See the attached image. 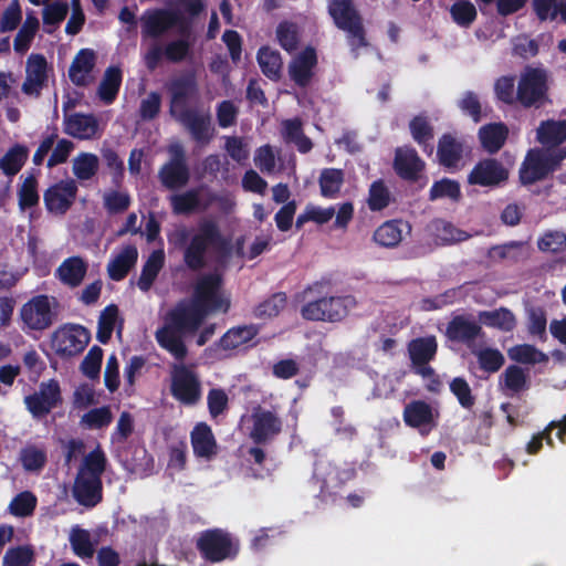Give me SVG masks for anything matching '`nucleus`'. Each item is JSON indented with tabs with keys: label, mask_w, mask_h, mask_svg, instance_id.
Segmentation results:
<instances>
[{
	"label": "nucleus",
	"mask_w": 566,
	"mask_h": 566,
	"mask_svg": "<svg viewBox=\"0 0 566 566\" xmlns=\"http://www.w3.org/2000/svg\"><path fill=\"white\" fill-rule=\"evenodd\" d=\"M34 562V551L30 546H17L6 552L2 566H33Z\"/></svg>",
	"instance_id": "nucleus-54"
},
{
	"label": "nucleus",
	"mask_w": 566,
	"mask_h": 566,
	"mask_svg": "<svg viewBox=\"0 0 566 566\" xmlns=\"http://www.w3.org/2000/svg\"><path fill=\"white\" fill-rule=\"evenodd\" d=\"M56 315V301L48 295H36L19 310L23 332H41L49 328Z\"/></svg>",
	"instance_id": "nucleus-4"
},
{
	"label": "nucleus",
	"mask_w": 566,
	"mask_h": 566,
	"mask_svg": "<svg viewBox=\"0 0 566 566\" xmlns=\"http://www.w3.org/2000/svg\"><path fill=\"white\" fill-rule=\"evenodd\" d=\"M104 468L105 455L98 448L84 458L73 485V496L80 504L94 506L101 501Z\"/></svg>",
	"instance_id": "nucleus-3"
},
{
	"label": "nucleus",
	"mask_w": 566,
	"mask_h": 566,
	"mask_svg": "<svg viewBox=\"0 0 566 566\" xmlns=\"http://www.w3.org/2000/svg\"><path fill=\"white\" fill-rule=\"evenodd\" d=\"M542 252L558 253L566 250V234L560 231H547L537 241Z\"/></svg>",
	"instance_id": "nucleus-56"
},
{
	"label": "nucleus",
	"mask_w": 566,
	"mask_h": 566,
	"mask_svg": "<svg viewBox=\"0 0 566 566\" xmlns=\"http://www.w3.org/2000/svg\"><path fill=\"white\" fill-rule=\"evenodd\" d=\"M509 171L501 163L495 159H484L479 161L468 176L470 185L482 187H494L505 181Z\"/></svg>",
	"instance_id": "nucleus-18"
},
{
	"label": "nucleus",
	"mask_w": 566,
	"mask_h": 566,
	"mask_svg": "<svg viewBox=\"0 0 566 566\" xmlns=\"http://www.w3.org/2000/svg\"><path fill=\"white\" fill-rule=\"evenodd\" d=\"M479 323L488 327L511 332L516 326L515 315L506 307L482 311L478 315Z\"/></svg>",
	"instance_id": "nucleus-32"
},
{
	"label": "nucleus",
	"mask_w": 566,
	"mask_h": 566,
	"mask_svg": "<svg viewBox=\"0 0 566 566\" xmlns=\"http://www.w3.org/2000/svg\"><path fill=\"white\" fill-rule=\"evenodd\" d=\"M463 145L455 138L444 135L439 143L438 157L440 164L448 168H457L461 160Z\"/></svg>",
	"instance_id": "nucleus-36"
},
{
	"label": "nucleus",
	"mask_w": 566,
	"mask_h": 566,
	"mask_svg": "<svg viewBox=\"0 0 566 566\" xmlns=\"http://www.w3.org/2000/svg\"><path fill=\"white\" fill-rule=\"evenodd\" d=\"M547 73L539 67H526L520 75L516 98L525 107H539L547 99Z\"/></svg>",
	"instance_id": "nucleus-6"
},
{
	"label": "nucleus",
	"mask_w": 566,
	"mask_h": 566,
	"mask_svg": "<svg viewBox=\"0 0 566 566\" xmlns=\"http://www.w3.org/2000/svg\"><path fill=\"white\" fill-rule=\"evenodd\" d=\"M507 129L503 124H490L480 128L479 137L482 146L489 153L497 151L504 144Z\"/></svg>",
	"instance_id": "nucleus-41"
},
{
	"label": "nucleus",
	"mask_w": 566,
	"mask_h": 566,
	"mask_svg": "<svg viewBox=\"0 0 566 566\" xmlns=\"http://www.w3.org/2000/svg\"><path fill=\"white\" fill-rule=\"evenodd\" d=\"M258 62L262 72L270 78L276 80L282 70V60L279 52L269 48L260 49Z\"/></svg>",
	"instance_id": "nucleus-49"
},
{
	"label": "nucleus",
	"mask_w": 566,
	"mask_h": 566,
	"mask_svg": "<svg viewBox=\"0 0 566 566\" xmlns=\"http://www.w3.org/2000/svg\"><path fill=\"white\" fill-rule=\"evenodd\" d=\"M20 460L25 470L35 471L40 470L44 465L46 454L44 450L35 446H27L21 450Z\"/></svg>",
	"instance_id": "nucleus-59"
},
{
	"label": "nucleus",
	"mask_w": 566,
	"mask_h": 566,
	"mask_svg": "<svg viewBox=\"0 0 566 566\" xmlns=\"http://www.w3.org/2000/svg\"><path fill=\"white\" fill-rule=\"evenodd\" d=\"M181 123L198 143L207 144L212 138L210 116L203 113L187 111L175 117Z\"/></svg>",
	"instance_id": "nucleus-23"
},
{
	"label": "nucleus",
	"mask_w": 566,
	"mask_h": 566,
	"mask_svg": "<svg viewBox=\"0 0 566 566\" xmlns=\"http://www.w3.org/2000/svg\"><path fill=\"white\" fill-rule=\"evenodd\" d=\"M90 340L86 328L80 325H65L54 332L53 348L63 355H75L82 352Z\"/></svg>",
	"instance_id": "nucleus-14"
},
{
	"label": "nucleus",
	"mask_w": 566,
	"mask_h": 566,
	"mask_svg": "<svg viewBox=\"0 0 566 566\" xmlns=\"http://www.w3.org/2000/svg\"><path fill=\"white\" fill-rule=\"evenodd\" d=\"M36 505V497L29 491L18 494L10 503V512L15 516L30 515Z\"/></svg>",
	"instance_id": "nucleus-64"
},
{
	"label": "nucleus",
	"mask_w": 566,
	"mask_h": 566,
	"mask_svg": "<svg viewBox=\"0 0 566 566\" xmlns=\"http://www.w3.org/2000/svg\"><path fill=\"white\" fill-rule=\"evenodd\" d=\"M355 305L356 301L353 296L322 297L305 304L301 314L310 321L336 322L344 318Z\"/></svg>",
	"instance_id": "nucleus-8"
},
{
	"label": "nucleus",
	"mask_w": 566,
	"mask_h": 566,
	"mask_svg": "<svg viewBox=\"0 0 566 566\" xmlns=\"http://www.w3.org/2000/svg\"><path fill=\"white\" fill-rule=\"evenodd\" d=\"M286 305V296L284 293H276L270 298L262 302L255 308V316L259 318H271L276 316Z\"/></svg>",
	"instance_id": "nucleus-58"
},
{
	"label": "nucleus",
	"mask_w": 566,
	"mask_h": 566,
	"mask_svg": "<svg viewBox=\"0 0 566 566\" xmlns=\"http://www.w3.org/2000/svg\"><path fill=\"white\" fill-rule=\"evenodd\" d=\"M138 251L134 245H125L116 251L107 264V273L114 281L126 276L129 270L136 264Z\"/></svg>",
	"instance_id": "nucleus-24"
},
{
	"label": "nucleus",
	"mask_w": 566,
	"mask_h": 566,
	"mask_svg": "<svg viewBox=\"0 0 566 566\" xmlns=\"http://www.w3.org/2000/svg\"><path fill=\"white\" fill-rule=\"evenodd\" d=\"M409 231L410 227L406 222L398 220L386 221L375 230L374 241L385 248H395Z\"/></svg>",
	"instance_id": "nucleus-25"
},
{
	"label": "nucleus",
	"mask_w": 566,
	"mask_h": 566,
	"mask_svg": "<svg viewBox=\"0 0 566 566\" xmlns=\"http://www.w3.org/2000/svg\"><path fill=\"white\" fill-rule=\"evenodd\" d=\"M171 105L170 112L174 117L187 112L185 107L187 96L193 91V82L191 78L175 80L170 84Z\"/></svg>",
	"instance_id": "nucleus-38"
},
{
	"label": "nucleus",
	"mask_w": 566,
	"mask_h": 566,
	"mask_svg": "<svg viewBox=\"0 0 566 566\" xmlns=\"http://www.w3.org/2000/svg\"><path fill=\"white\" fill-rule=\"evenodd\" d=\"M530 254V247L526 242L512 241L505 244L495 245L490 249L489 256L492 260H510L518 261L527 258Z\"/></svg>",
	"instance_id": "nucleus-37"
},
{
	"label": "nucleus",
	"mask_w": 566,
	"mask_h": 566,
	"mask_svg": "<svg viewBox=\"0 0 566 566\" xmlns=\"http://www.w3.org/2000/svg\"><path fill=\"white\" fill-rule=\"evenodd\" d=\"M99 169V158L93 153L82 151L72 159V172L83 182L92 180Z\"/></svg>",
	"instance_id": "nucleus-33"
},
{
	"label": "nucleus",
	"mask_w": 566,
	"mask_h": 566,
	"mask_svg": "<svg viewBox=\"0 0 566 566\" xmlns=\"http://www.w3.org/2000/svg\"><path fill=\"white\" fill-rule=\"evenodd\" d=\"M510 359L522 364H539L547 360V356L528 344L511 347L507 350Z\"/></svg>",
	"instance_id": "nucleus-50"
},
{
	"label": "nucleus",
	"mask_w": 566,
	"mask_h": 566,
	"mask_svg": "<svg viewBox=\"0 0 566 566\" xmlns=\"http://www.w3.org/2000/svg\"><path fill=\"white\" fill-rule=\"evenodd\" d=\"M171 391L179 401L187 405L196 403L201 395L197 375L185 365H175L171 373Z\"/></svg>",
	"instance_id": "nucleus-12"
},
{
	"label": "nucleus",
	"mask_w": 566,
	"mask_h": 566,
	"mask_svg": "<svg viewBox=\"0 0 566 566\" xmlns=\"http://www.w3.org/2000/svg\"><path fill=\"white\" fill-rule=\"evenodd\" d=\"M87 271V264L80 256L65 259L56 269L55 276L65 285L78 286Z\"/></svg>",
	"instance_id": "nucleus-26"
},
{
	"label": "nucleus",
	"mask_w": 566,
	"mask_h": 566,
	"mask_svg": "<svg viewBox=\"0 0 566 566\" xmlns=\"http://www.w3.org/2000/svg\"><path fill=\"white\" fill-rule=\"evenodd\" d=\"M165 263V253L164 250H155L146 261L140 277L138 280V287L146 292L153 285L155 279L157 277L159 271L164 266Z\"/></svg>",
	"instance_id": "nucleus-40"
},
{
	"label": "nucleus",
	"mask_w": 566,
	"mask_h": 566,
	"mask_svg": "<svg viewBox=\"0 0 566 566\" xmlns=\"http://www.w3.org/2000/svg\"><path fill=\"white\" fill-rule=\"evenodd\" d=\"M314 476L322 480V488L326 489L335 488L343 482L332 463L325 460H321L316 463Z\"/></svg>",
	"instance_id": "nucleus-63"
},
{
	"label": "nucleus",
	"mask_w": 566,
	"mask_h": 566,
	"mask_svg": "<svg viewBox=\"0 0 566 566\" xmlns=\"http://www.w3.org/2000/svg\"><path fill=\"white\" fill-rule=\"evenodd\" d=\"M437 340L434 336L420 337L411 340L408 346L410 359L415 371L421 377L432 376V368L428 363L437 353Z\"/></svg>",
	"instance_id": "nucleus-17"
},
{
	"label": "nucleus",
	"mask_w": 566,
	"mask_h": 566,
	"mask_svg": "<svg viewBox=\"0 0 566 566\" xmlns=\"http://www.w3.org/2000/svg\"><path fill=\"white\" fill-rule=\"evenodd\" d=\"M61 400L60 385L51 379L41 382L35 392L24 398V403L34 418H41L57 407Z\"/></svg>",
	"instance_id": "nucleus-11"
},
{
	"label": "nucleus",
	"mask_w": 566,
	"mask_h": 566,
	"mask_svg": "<svg viewBox=\"0 0 566 566\" xmlns=\"http://www.w3.org/2000/svg\"><path fill=\"white\" fill-rule=\"evenodd\" d=\"M481 368L488 373L497 371L504 364V356L494 348H484L474 353Z\"/></svg>",
	"instance_id": "nucleus-60"
},
{
	"label": "nucleus",
	"mask_w": 566,
	"mask_h": 566,
	"mask_svg": "<svg viewBox=\"0 0 566 566\" xmlns=\"http://www.w3.org/2000/svg\"><path fill=\"white\" fill-rule=\"evenodd\" d=\"M197 548L205 559L212 563L235 554L229 533H202L197 542Z\"/></svg>",
	"instance_id": "nucleus-16"
},
{
	"label": "nucleus",
	"mask_w": 566,
	"mask_h": 566,
	"mask_svg": "<svg viewBox=\"0 0 566 566\" xmlns=\"http://www.w3.org/2000/svg\"><path fill=\"white\" fill-rule=\"evenodd\" d=\"M395 168L402 178L415 179L423 168V161L410 148H400L396 153Z\"/></svg>",
	"instance_id": "nucleus-30"
},
{
	"label": "nucleus",
	"mask_w": 566,
	"mask_h": 566,
	"mask_svg": "<svg viewBox=\"0 0 566 566\" xmlns=\"http://www.w3.org/2000/svg\"><path fill=\"white\" fill-rule=\"evenodd\" d=\"M533 7L541 20H555L557 17L566 22V0H534Z\"/></svg>",
	"instance_id": "nucleus-45"
},
{
	"label": "nucleus",
	"mask_w": 566,
	"mask_h": 566,
	"mask_svg": "<svg viewBox=\"0 0 566 566\" xmlns=\"http://www.w3.org/2000/svg\"><path fill=\"white\" fill-rule=\"evenodd\" d=\"M433 233L437 242L440 244H451L464 241L469 238V234L453 224L446 221H437L433 224Z\"/></svg>",
	"instance_id": "nucleus-51"
},
{
	"label": "nucleus",
	"mask_w": 566,
	"mask_h": 566,
	"mask_svg": "<svg viewBox=\"0 0 566 566\" xmlns=\"http://www.w3.org/2000/svg\"><path fill=\"white\" fill-rule=\"evenodd\" d=\"M76 193L77 185L73 179L61 180L46 189L44 205L51 213L62 216L72 207Z\"/></svg>",
	"instance_id": "nucleus-15"
},
{
	"label": "nucleus",
	"mask_w": 566,
	"mask_h": 566,
	"mask_svg": "<svg viewBox=\"0 0 566 566\" xmlns=\"http://www.w3.org/2000/svg\"><path fill=\"white\" fill-rule=\"evenodd\" d=\"M537 140L546 146H557L566 140V119L546 120L537 128Z\"/></svg>",
	"instance_id": "nucleus-35"
},
{
	"label": "nucleus",
	"mask_w": 566,
	"mask_h": 566,
	"mask_svg": "<svg viewBox=\"0 0 566 566\" xmlns=\"http://www.w3.org/2000/svg\"><path fill=\"white\" fill-rule=\"evenodd\" d=\"M430 200L450 199L458 201L461 198L460 186L451 179H442L432 185L429 193Z\"/></svg>",
	"instance_id": "nucleus-55"
},
{
	"label": "nucleus",
	"mask_w": 566,
	"mask_h": 566,
	"mask_svg": "<svg viewBox=\"0 0 566 566\" xmlns=\"http://www.w3.org/2000/svg\"><path fill=\"white\" fill-rule=\"evenodd\" d=\"M190 442L196 458L211 461L218 454V443L211 428L205 423H197L190 432Z\"/></svg>",
	"instance_id": "nucleus-20"
},
{
	"label": "nucleus",
	"mask_w": 566,
	"mask_h": 566,
	"mask_svg": "<svg viewBox=\"0 0 566 566\" xmlns=\"http://www.w3.org/2000/svg\"><path fill=\"white\" fill-rule=\"evenodd\" d=\"M130 197L126 191L108 189L103 193V206L111 214L122 213L128 209Z\"/></svg>",
	"instance_id": "nucleus-52"
},
{
	"label": "nucleus",
	"mask_w": 566,
	"mask_h": 566,
	"mask_svg": "<svg viewBox=\"0 0 566 566\" xmlns=\"http://www.w3.org/2000/svg\"><path fill=\"white\" fill-rule=\"evenodd\" d=\"M450 13L454 22L464 28L469 27L476 18L475 7L469 1L455 2L450 9Z\"/></svg>",
	"instance_id": "nucleus-61"
},
{
	"label": "nucleus",
	"mask_w": 566,
	"mask_h": 566,
	"mask_svg": "<svg viewBox=\"0 0 566 566\" xmlns=\"http://www.w3.org/2000/svg\"><path fill=\"white\" fill-rule=\"evenodd\" d=\"M316 64V53L312 48L301 52L290 64L289 72L291 77L301 86L308 83L312 76V70Z\"/></svg>",
	"instance_id": "nucleus-28"
},
{
	"label": "nucleus",
	"mask_w": 566,
	"mask_h": 566,
	"mask_svg": "<svg viewBox=\"0 0 566 566\" xmlns=\"http://www.w3.org/2000/svg\"><path fill=\"white\" fill-rule=\"evenodd\" d=\"M343 184V172L338 169H325L321 174L319 186L324 197H334Z\"/></svg>",
	"instance_id": "nucleus-57"
},
{
	"label": "nucleus",
	"mask_w": 566,
	"mask_h": 566,
	"mask_svg": "<svg viewBox=\"0 0 566 566\" xmlns=\"http://www.w3.org/2000/svg\"><path fill=\"white\" fill-rule=\"evenodd\" d=\"M279 151L270 145L259 147L254 153V165L264 174L273 175L281 168H277L276 161Z\"/></svg>",
	"instance_id": "nucleus-53"
},
{
	"label": "nucleus",
	"mask_w": 566,
	"mask_h": 566,
	"mask_svg": "<svg viewBox=\"0 0 566 566\" xmlns=\"http://www.w3.org/2000/svg\"><path fill=\"white\" fill-rule=\"evenodd\" d=\"M480 333V325L463 315L455 316L447 327V336L451 340L469 342L478 337Z\"/></svg>",
	"instance_id": "nucleus-29"
},
{
	"label": "nucleus",
	"mask_w": 566,
	"mask_h": 566,
	"mask_svg": "<svg viewBox=\"0 0 566 566\" xmlns=\"http://www.w3.org/2000/svg\"><path fill=\"white\" fill-rule=\"evenodd\" d=\"M565 158L566 148L530 150L520 169L522 184L530 185L543 179Z\"/></svg>",
	"instance_id": "nucleus-5"
},
{
	"label": "nucleus",
	"mask_w": 566,
	"mask_h": 566,
	"mask_svg": "<svg viewBox=\"0 0 566 566\" xmlns=\"http://www.w3.org/2000/svg\"><path fill=\"white\" fill-rule=\"evenodd\" d=\"M189 239L185 249L184 261L192 270L201 269L206 263V254L211 249H218L223 240L216 222L205 220L189 233L186 228H177L168 235V241L175 247L182 245Z\"/></svg>",
	"instance_id": "nucleus-2"
},
{
	"label": "nucleus",
	"mask_w": 566,
	"mask_h": 566,
	"mask_svg": "<svg viewBox=\"0 0 566 566\" xmlns=\"http://www.w3.org/2000/svg\"><path fill=\"white\" fill-rule=\"evenodd\" d=\"M117 331V334L122 333V321L119 319V311L115 305H108L105 307L98 318L97 340L102 344H106L114 331Z\"/></svg>",
	"instance_id": "nucleus-31"
},
{
	"label": "nucleus",
	"mask_w": 566,
	"mask_h": 566,
	"mask_svg": "<svg viewBox=\"0 0 566 566\" xmlns=\"http://www.w3.org/2000/svg\"><path fill=\"white\" fill-rule=\"evenodd\" d=\"M159 177L166 187L180 188L187 184L189 171L186 163L169 161L161 168Z\"/></svg>",
	"instance_id": "nucleus-39"
},
{
	"label": "nucleus",
	"mask_w": 566,
	"mask_h": 566,
	"mask_svg": "<svg viewBox=\"0 0 566 566\" xmlns=\"http://www.w3.org/2000/svg\"><path fill=\"white\" fill-rule=\"evenodd\" d=\"M142 33L147 36H160L170 29L184 34L188 22L178 9H156L144 12L140 18Z\"/></svg>",
	"instance_id": "nucleus-9"
},
{
	"label": "nucleus",
	"mask_w": 566,
	"mask_h": 566,
	"mask_svg": "<svg viewBox=\"0 0 566 566\" xmlns=\"http://www.w3.org/2000/svg\"><path fill=\"white\" fill-rule=\"evenodd\" d=\"M553 429H557L556 436L558 439L564 441L563 437L566 432V416L563 420L556 422L552 421L542 432L533 436L532 440L526 446V451L530 454H535L543 446V440H546L547 444L552 446L551 433Z\"/></svg>",
	"instance_id": "nucleus-47"
},
{
	"label": "nucleus",
	"mask_w": 566,
	"mask_h": 566,
	"mask_svg": "<svg viewBox=\"0 0 566 566\" xmlns=\"http://www.w3.org/2000/svg\"><path fill=\"white\" fill-rule=\"evenodd\" d=\"M282 135L286 142L295 144L301 153H307L313 147L311 139L303 135L302 123L297 118L282 123Z\"/></svg>",
	"instance_id": "nucleus-43"
},
{
	"label": "nucleus",
	"mask_w": 566,
	"mask_h": 566,
	"mask_svg": "<svg viewBox=\"0 0 566 566\" xmlns=\"http://www.w3.org/2000/svg\"><path fill=\"white\" fill-rule=\"evenodd\" d=\"M39 27V19L33 13H28L13 40V49L18 54L23 55L29 51Z\"/></svg>",
	"instance_id": "nucleus-34"
},
{
	"label": "nucleus",
	"mask_w": 566,
	"mask_h": 566,
	"mask_svg": "<svg viewBox=\"0 0 566 566\" xmlns=\"http://www.w3.org/2000/svg\"><path fill=\"white\" fill-rule=\"evenodd\" d=\"M98 536L92 538L91 533H70V544L74 554L82 558H92L96 552Z\"/></svg>",
	"instance_id": "nucleus-48"
},
{
	"label": "nucleus",
	"mask_w": 566,
	"mask_h": 566,
	"mask_svg": "<svg viewBox=\"0 0 566 566\" xmlns=\"http://www.w3.org/2000/svg\"><path fill=\"white\" fill-rule=\"evenodd\" d=\"M258 333L259 328L255 325L232 327L209 350L230 353L245 348L250 346Z\"/></svg>",
	"instance_id": "nucleus-22"
},
{
	"label": "nucleus",
	"mask_w": 566,
	"mask_h": 566,
	"mask_svg": "<svg viewBox=\"0 0 566 566\" xmlns=\"http://www.w3.org/2000/svg\"><path fill=\"white\" fill-rule=\"evenodd\" d=\"M220 282L218 274L202 276L197 282L192 298L179 302L163 317L155 339L176 360L182 361L188 355L185 343L188 334L195 333L209 314L229 308V300L220 293Z\"/></svg>",
	"instance_id": "nucleus-1"
},
{
	"label": "nucleus",
	"mask_w": 566,
	"mask_h": 566,
	"mask_svg": "<svg viewBox=\"0 0 566 566\" xmlns=\"http://www.w3.org/2000/svg\"><path fill=\"white\" fill-rule=\"evenodd\" d=\"M28 148L14 145L0 158V169L9 177L15 176L28 159Z\"/></svg>",
	"instance_id": "nucleus-42"
},
{
	"label": "nucleus",
	"mask_w": 566,
	"mask_h": 566,
	"mask_svg": "<svg viewBox=\"0 0 566 566\" xmlns=\"http://www.w3.org/2000/svg\"><path fill=\"white\" fill-rule=\"evenodd\" d=\"M439 410L423 400H415L406 405L403 421L417 429L421 436H428L438 426Z\"/></svg>",
	"instance_id": "nucleus-13"
},
{
	"label": "nucleus",
	"mask_w": 566,
	"mask_h": 566,
	"mask_svg": "<svg viewBox=\"0 0 566 566\" xmlns=\"http://www.w3.org/2000/svg\"><path fill=\"white\" fill-rule=\"evenodd\" d=\"M328 11L335 24L347 33L353 50L367 45L360 17L349 0H329Z\"/></svg>",
	"instance_id": "nucleus-7"
},
{
	"label": "nucleus",
	"mask_w": 566,
	"mask_h": 566,
	"mask_svg": "<svg viewBox=\"0 0 566 566\" xmlns=\"http://www.w3.org/2000/svg\"><path fill=\"white\" fill-rule=\"evenodd\" d=\"M64 132L77 139L88 140L99 138L102 128L93 115L72 114L64 118Z\"/></svg>",
	"instance_id": "nucleus-21"
},
{
	"label": "nucleus",
	"mask_w": 566,
	"mask_h": 566,
	"mask_svg": "<svg viewBox=\"0 0 566 566\" xmlns=\"http://www.w3.org/2000/svg\"><path fill=\"white\" fill-rule=\"evenodd\" d=\"M69 13V4L62 1L48 3L42 11V20L48 33H53Z\"/></svg>",
	"instance_id": "nucleus-46"
},
{
	"label": "nucleus",
	"mask_w": 566,
	"mask_h": 566,
	"mask_svg": "<svg viewBox=\"0 0 566 566\" xmlns=\"http://www.w3.org/2000/svg\"><path fill=\"white\" fill-rule=\"evenodd\" d=\"M122 83V71L111 66L105 71L104 77L98 87V96L105 104H111L119 90Z\"/></svg>",
	"instance_id": "nucleus-44"
},
{
	"label": "nucleus",
	"mask_w": 566,
	"mask_h": 566,
	"mask_svg": "<svg viewBox=\"0 0 566 566\" xmlns=\"http://www.w3.org/2000/svg\"><path fill=\"white\" fill-rule=\"evenodd\" d=\"M48 80V62L42 54H31L27 60L22 92L38 96Z\"/></svg>",
	"instance_id": "nucleus-19"
},
{
	"label": "nucleus",
	"mask_w": 566,
	"mask_h": 566,
	"mask_svg": "<svg viewBox=\"0 0 566 566\" xmlns=\"http://www.w3.org/2000/svg\"><path fill=\"white\" fill-rule=\"evenodd\" d=\"M249 437L255 443H264L272 440L282 430V420L275 410L256 407L251 415L243 419Z\"/></svg>",
	"instance_id": "nucleus-10"
},
{
	"label": "nucleus",
	"mask_w": 566,
	"mask_h": 566,
	"mask_svg": "<svg viewBox=\"0 0 566 566\" xmlns=\"http://www.w3.org/2000/svg\"><path fill=\"white\" fill-rule=\"evenodd\" d=\"M39 202L38 182L33 176L27 177L19 190V206L23 210Z\"/></svg>",
	"instance_id": "nucleus-62"
},
{
	"label": "nucleus",
	"mask_w": 566,
	"mask_h": 566,
	"mask_svg": "<svg viewBox=\"0 0 566 566\" xmlns=\"http://www.w3.org/2000/svg\"><path fill=\"white\" fill-rule=\"evenodd\" d=\"M95 64V54L92 50L83 49L74 57L70 70L69 76L76 85H85L91 80V73Z\"/></svg>",
	"instance_id": "nucleus-27"
}]
</instances>
